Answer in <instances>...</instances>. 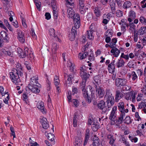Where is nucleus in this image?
Returning a JSON list of instances; mask_svg holds the SVG:
<instances>
[{
    "instance_id": "26",
    "label": "nucleus",
    "mask_w": 146,
    "mask_h": 146,
    "mask_svg": "<svg viewBox=\"0 0 146 146\" xmlns=\"http://www.w3.org/2000/svg\"><path fill=\"white\" fill-rule=\"evenodd\" d=\"M59 48V46L56 43H53L51 46V49L52 53L55 54L57 50Z\"/></svg>"
},
{
    "instance_id": "10",
    "label": "nucleus",
    "mask_w": 146,
    "mask_h": 146,
    "mask_svg": "<svg viewBox=\"0 0 146 146\" xmlns=\"http://www.w3.org/2000/svg\"><path fill=\"white\" fill-rule=\"evenodd\" d=\"M72 19H73L74 25V27H76L77 29H78L80 25V18L79 15L77 13L75 14Z\"/></svg>"
},
{
    "instance_id": "29",
    "label": "nucleus",
    "mask_w": 146,
    "mask_h": 146,
    "mask_svg": "<svg viewBox=\"0 0 146 146\" xmlns=\"http://www.w3.org/2000/svg\"><path fill=\"white\" fill-rule=\"evenodd\" d=\"M93 10L96 17H98L100 16L101 14L99 8L96 7L93 9Z\"/></svg>"
},
{
    "instance_id": "49",
    "label": "nucleus",
    "mask_w": 146,
    "mask_h": 146,
    "mask_svg": "<svg viewBox=\"0 0 146 146\" xmlns=\"http://www.w3.org/2000/svg\"><path fill=\"white\" fill-rule=\"evenodd\" d=\"M35 2L38 10V11H40V10L41 3L38 1L37 0H35Z\"/></svg>"
},
{
    "instance_id": "33",
    "label": "nucleus",
    "mask_w": 146,
    "mask_h": 146,
    "mask_svg": "<svg viewBox=\"0 0 146 146\" xmlns=\"http://www.w3.org/2000/svg\"><path fill=\"white\" fill-rule=\"evenodd\" d=\"M93 142L92 143V145L93 146H97L98 145L99 142V139L97 137L96 135H94V138H93Z\"/></svg>"
},
{
    "instance_id": "25",
    "label": "nucleus",
    "mask_w": 146,
    "mask_h": 146,
    "mask_svg": "<svg viewBox=\"0 0 146 146\" xmlns=\"http://www.w3.org/2000/svg\"><path fill=\"white\" fill-rule=\"evenodd\" d=\"M112 55H114L115 57H117L120 53L119 50L116 48L112 49L110 51Z\"/></svg>"
},
{
    "instance_id": "24",
    "label": "nucleus",
    "mask_w": 146,
    "mask_h": 146,
    "mask_svg": "<svg viewBox=\"0 0 146 146\" xmlns=\"http://www.w3.org/2000/svg\"><path fill=\"white\" fill-rule=\"evenodd\" d=\"M90 130L89 129H87L86 130V133L85 134V138L84 145H85L88 141L90 137Z\"/></svg>"
},
{
    "instance_id": "55",
    "label": "nucleus",
    "mask_w": 146,
    "mask_h": 146,
    "mask_svg": "<svg viewBox=\"0 0 146 146\" xmlns=\"http://www.w3.org/2000/svg\"><path fill=\"white\" fill-rule=\"evenodd\" d=\"M116 16L118 17H121L123 15V12L122 11L120 10H117L116 12Z\"/></svg>"
},
{
    "instance_id": "64",
    "label": "nucleus",
    "mask_w": 146,
    "mask_h": 146,
    "mask_svg": "<svg viewBox=\"0 0 146 146\" xmlns=\"http://www.w3.org/2000/svg\"><path fill=\"white\" fill-rule=\"evenodd\" d=\"M29 143L31 146H37L38 145L36 142L32 140L31 137L29 138Z\"/></svg>"
},
{
    "instance_id": "58",
    "label": "nucleus",
    "mask_w": 146,
    "mask_h": 146,
    "mask_svg": "<svg viewBox=\"0 0 146 146\" xmlns=\"http://www.w3.org/2000/svg\"><path fill=\"white\" fill-rule=\"evenodd\" d=\"M0 93L2 95V96H4L6 94L8 93V92H4V88L2 86H0Z\"/></svg>"
},
{
    "instance_id": "9",
    "label": "nucleus",
    "mask_w": 146,
    "mask_h": 146,
    "mask_svg": "<svg viewBox=\"0 0 146 146\" xmlns=\"http://www.w3.org/2000/svg\"><path fill=\"white\" fill-rule=\"evenodd\" d=\"M97 106L98 108L101 110L102 112L104 113L109 111V109L106 106L105 102L103 100L99 102L97 104Z\"/></svg>"
},
{
    "instance_id": "59",
    "label": "nucleus",
    "mask_w": 146,
    "mask_h": 146,
    "mask_svg": "<svg viewBox=\"0 0 146 146\" xmlns=\"http://www.w3.org/2000/svg\"><path fill=\"white\" fill-rule=\"evenodd\" d=\"M49 33L50 36L56 37V35L55 34V31L53 28L50 29L49 30Z\"/></svg>"
},
{
    "instance_id": "62",
    "label": "nucleus",
    "mask_w": 146,
    "mask_h": 146,
    "mask_svg": "<svg viewBox=\"0 0 146 146\" xmlns=\"http://www.w3.org/2000/svg\"><path fill=\"white\" fill-rule=\"evenodd\" d=\"M125 122L127 124H129L131 123V120L129 116H126L125 119Z\"/></svg>"
},
{
    "instance_id": "15",
    "label": "nucleus",
    "mask_w": 146,
    "mask_h": 146,
    "mask_svg": "<svg viewBox=\"0 0 146 146\" xmlns=\"http://www.w3.org/2000/svg\"><path fill=\"white\" fill-rule=\"evenodd\" d=\"M36 107L40 110L43 114L46 113V110L44 108V105L43 102L41 101H38Z\"/></svg>"
},
{
    "instance_id": "12",
    "label": "nucleus",
    "mask_w": 146,
    "mask_h": 146,
    "mask_svg": "<svg viewBox=\"0 0 146 146\" xmlns=\"http://www.w3.org/2000/svg\"><path fill=\"white\" fill-rule=\"evenodd\" d=\"M76 29H77L76 27H73L71 30V32L69 34L68 37L69 39L72 41L75 39V35L76 34Z\"/></svg>"
},
{
    "instance_id": "43",
    "label": "nucleus",
    "mask_w": 146,
    "mask_h": 146,
    "mask_svg": "<svg viewBox=\"0 0 146 146\" xmlns=\"http://www.w3.org/2000/svg\"><path fill=\"white\" fill-rule=\"evenodd\" d=\"M146 106V103L145 102V100L140 103L137 108L138 109H141L145 108Z\"/></svg>"
},
{
    "instance_id": "14",
    "label": "nucleus",
    "mask_w": 146,
    "mask_h": 146,
    "mask_svg": "<svg viewBox=\"0 0 146 146\" xmlns=\"http://www.w3.org/2000/svg\"><path fill=\"white\" fill-rule=\"evenodd\" d=\"M115 60H112L111 62L108 65V69L109 72L111 73H113L115 71Z\"/></svg>"
},
{
    "instance_id": "30",
    "label": "nucleus",
    "mask_w": 146,
    "mask_h": 146,
    "mask_svg": "<svg viewBox=\"0 0 146 146\" xmlns=\"http://www.w3.org/2000/svg\"><path fill=\"white\" fill-rule=\"evenodd\" d=\"M1 36L3 38L4 41L8 42L9 40V38L8 36L7 33L4 31H2L1 32Z\"/></svg>"
},
{
    "instance_id": "57",
    "label": "nucleus",
    "mask_w": 146,
    "mask_h": 146,
    "mask_svg": "<svg viewBox=\"0 0 146 146\" xmlns=\"http://www.w3.org/2000/svg\"><path fill=\"white\" fill-rule=\"evenodd\" d=\"M117 106L119 110L125 106L124 102L122 101L118 103Z\"/></svg>"
},
{
    "instance_id": "54",
    "label": "nucleus",
    "mask_w": 146,
    "mask_h": 146,
    "mask_svg": "<svg viewBox=\"0 0 146 146\" xmlns=\"http://www.w3.org/2000/svg\"><path fill=\"white\" fill-rule=\"evenodd\" d=\"M143 99V94L140 93L138 94L136 97V100L137 102H139Z\"/></svg>"
},
{
    "instance_id": "63",
    "label": "nucleus",
    "mask_w": 146,
    "mask_h": 146,
    "mask_svg": "<svg viewBox=\"0 0 146 146\" xmlns=\"http://www.w3.org/2000/svg\"><path fill=\"white\" fill-rule=\"evenodd\" d=\"M72 102L74 104V106L77 107L79 105V102L78 100L75 99H73L72 100Z\"/></svg>"
},
{
    "instance_id": "18",
    "label": "nucleus",
    "mask_w": 146,
    "mask_h": 146,
    "mask_svg": "<svg viewBox=\"0 0 146 146\" xmlns=\"http://www.w3.org/2000/svg\"><path fill=\"white\" fill-rule=\"evenodd\" d=\"M123 97L122 93L119 90H117L115 92V101L118 102L119 100Z\"/></svg>"
},
{
    "instance_id": "8",
    "label": "nucleus",
    "mask_w": 146,
    "mask_h": 146,
    "mask_svg": "<svg viewBox=\"0 0 146 146\" xmlns=\"http://www.w3.org/2000/svg\"><path fill=\"white\" fill-rule=\"evenodd\" d=\"M17 31L18 40L21 43H24L25 41L24 33L19 29H18Z\"/></svg>"
},
{
    "instance_id": "39",
    "label": "nucleus",
    "mask_w": 146,
    "mask_h": 146,
    "mask_svg": "<svg viewBox=\"0 0 146 146\" xmlns=\"http://www.w3.org/2000/svg\"><path fill=\"white\" fill-rule=\"evenodd\" d=\"M54 83L56 86L60 85V80L58 76H55L54 78Z\"/></svg>"
},
{
    "instance_id": "61",
    "label": "nucleus",
    "mask_w": 146,
    "mask_h": 146,
    "mask_svg": "<svg viewBox=\"0 0 146 146\" xmlns=\"http://www.w3.org/2000/svg\"><path fill=\"white\" fill-rule=\"evenodd\" d=\"M140 31L141 34L146 33V27H141L140 29Z\"/></svg>"
},
{
    "instance_id": "53",
    "label": "nucleus",
    "mask_w": 146,
    "mask_h": 146,
    "mask_svg": "<svg viewBox=\"0 0 146 146\" xmlns=\"http://www.w3.org/2000/svg\"><path fill=\"white\" fill-rule=\"evenodd\" d=\"M137 94L136 93L132 92L131 95V99L130 101L133 103H134L136 101V97Z\"/></svg>"
},
{
    "instance_id": "19",
    "label": "nucleus",
    "mask_w": 146,
    "mask_h": 146,
    "mask_svg": "<svg viewBox=\"0 0 146 146\" xmlns=\"http://www.w3.org/2000/svg\"><path fill=\"white\" fill-rule=\"evenodd\" d=\"M74 77V75L73 74H70L68 76V78L65 83V85L66 86H70L72 84V80L73 79Z\"/></svg>"
},
{
    "instance_id": "20",
    "label": "nucleus",
    "mask_w": 146,
    "mask_h": 146,
    "mask_svg": "<svg viewBox=\"0 0 146 146\" xmlns=\"http://www.w3.org/2000/svg\"><path fill=\"white\" fill-rule=\"evenodd\" d=\"M136 17L135 13L134 11L131 10L128 14V21L129 22H131L132 20L135 18Z\"/></svg>"
},
{
    "instance_id": "4",
    "label": "nucleus",
    "mask_w": 146,
    "mask_h": 146,
    "mask_svg": "<svg viewBox=\"0 0 146 146\" xmlns=\"http://www.w3.org/2000/svg\"><path fill=\"white\" fill-rule=\"evenodd\" d=\"M100 119L98 117H94L93 116H90L89 117L88 121V124L90 125H92V127H94L95 130L94 131L97 130L98 125L97 124L98 121H100Z\"/></svg>"
},
{
    "instance_id": "40",
    "label": "nucleus",
    "mask_w": 146,
    "mask_h": 146,
    "mask_svg": "<svg viewBox=\"0 0 146 146\" xmlns=\"http://www.w3.org/2000/svg\"><path fill=\"white\" fill-rule=\"evenodd\" d=\"M94 81L95 82L96 85L99 86V84L101 83V80L100 79V77L98 76H96L94 77Z\"/></svg>"
},
{
    "instance_id": "36",
    "label": "nucleus",
    "mask_w": 146,
    "mask_h": 146,
    "mask_svg": "<svg viewBox=\"0 0 146 146\" xmlns=\"http://www.w3.org/2000/svg\"><path fill=\"white\" fill-rule=\"evenodd\" d=\"M131 5V2L129 1H126L125 2L123 5V8L125 9L130 8Z\"/></svg>"
},
{
    "instance_id": "37",
    "label": "nucleus",
    "mask_w": 146,
    "mask_h": 146,
    "mask_svg": "<svg viewBox=\"0 0 146 146\" xmlns=\"http://www.w3.org/2000/svg\"><path fill=\"white\" fill-rule=\"evenodd\" d=\"M88 55V53L87 52H85L84 53H80L78 54V57L80 60H82L85 59Z\"/></svg>"
},
{
    "instance_id": "31",
    "label": "nucleus",
    "mask_w": 146,
    "mask_h": 146,
    "mask_svg": "<svg viewBox=\"0 0 146 146\" xmlns=\"http://www.w3.org/2000/svg\"><path fill=\"white\" fill-rule=\"evenodd\" d=\"M130 28L129 29V31L131 33H133L135 31V26L133 22H130L129 23Z\"/></svg>"
},
{
    "instance_id": "13",
    "label": "nucleus",
    "mask_w": 146,
    "mask_h": 146,
    "mask_svg": "<svg viewBox=\"0 0 146 146\" xmlns=\"http://www.w3.org/2000/svg\"><path fill=\"white\" fill-rule=\"evenodd\" d=\"M127 80L125 79L117 78L115 80V84L117 86H122L126 84Z\"/></svg>"
},
{
    "instance_id": "42",
    "label": "nucleus",
    "mask_w": 146,
    "mask_h": 146,
    "mask_svg": "<svg viewBox=\"0 0 146 146\" xmlns=\"http://www.w3.org/2000/svg\"><path fill=\"white\" fill-rule=\"evenodd\" d=\"M87 72H80V76L84 79H86L88 78L89 74L87 73Z\"/></svg>"
},
{
    "instance_id": "44",
    "label": "nucleus",
    "mask_w": 146,
    "mask_h": 146,
    "mask_svg": "<svg viewBox=\"0 0 146 146\" xmlns=\"http://www.w3.org/2000/svg\"><path fill=\"white\" fill-rule=\"evenodd\" d=\"M132 92H130L126 93L125 95L124 98L127 100H130L131 99Z\"/></svg>"
},
{
    "instance_id": "2",
    "label": "nucleus",
    "mask_w": 146,
    "mask_h": 146,
    "mask_svg": "<svg viewBox=\"0 0 146 146\" xmlns=\"http://www.w3.org/2000/svg\"><path fill=\"white\" fill-rule=\"evenodd\" d=\"M104 98L106 100L108 104L110 103L111 106L113 105L114 103V97L111 93V90L107 89L106 90V94Z\"/></svg>"
},
{
    "instance_id": "56",
    "label": "nucleus",
    "mask_w": 146,
    "mask_h": 146,
    "mask_svg": "<svg viewBox=\"0 0 146 146\" xmlns=\"http://www.w3.org/2000/svg\"><path fill=\"white\" fill-rule=\"evenodd\" d=\"M24 53L25 57L26 56L30 55V51H29L28 48L27 47H25L24 48Z\"/></svg>"
},
{
    "instance_id": "45",
    "label": "nucleus",
    "mask_w": 146,
    "mask_h": 146,
    "mask_svg": "<svg viewBox=\"0 0 146 146\" xmlns=\"http://www.w3.org/2000/svg\"><path fill=\"white\" fill-rule=\"evenodd\" d=\"M107 138L110 140L109 143L110 144H113L115 140L114 137L111 135H109L107 136Z\"/></svg>"
},
{
    "instance_id": "28",
    "label": "nucleus",
    "mask_w": 146,
    "mask_h": 146,
    "mask_svg": "<svg viewBox=\"0 0 146 146\" xmlns=\"http://www.w3.org/2000/svg\"><path fill=\"white\" fill-rule=\"evenodd\" d=\"M75 139L74 142L75 146H82V144L81 139L80 137H76Z\"/></svg>"
},
{
    "instance_id": "35",
    "label": "nucleus",
    "mask_w": 146,
    "mask_h": 146,
    "mask_svg": "<svg viewBox=\"0 0 146 146\" xmlns=\"http://www.w3.org/2000/svg\"><path fill=\"white\" fill-rule=\"evenodd\" d=\"M121 22L122 24L121 26V30L122 32L124 33L126 30V27H127V25L126 22H122V21Z\"/></svg>"
},
{
    "instance_id": "23",
    "label": "nucleus",
    "mask_w": 146,
    "mask_h": 146,
    "mask_svg": "<svg viewBox=\"0 0 146 146\" xmlns=\"http://www.w3.org/2000/svg\"><path fill=\"white\" fill-rule=\"evenodd\" d=\"M81 86H82V92L85 98H86L87 97H88V94L87 92V91L85 88V82H82Z\"/></svg>"
},
{
    "instance_id": "11",
    "label": "nucleus",
    "mask_w": 146,
    "mask_h": 146,
    "mask_svg": "<svg viewBox=\"0 0 146 146\" xmlns=\"http://www.w3.org/2000/svg\"><path fill=\"white\" fill-rule=\"evenodd\" d=\"M40 85L39 84L37 85H31L30 86H29V90L33 93L35 94L38 93L40 91L39 89V87H40Z\"/></svg>"
},
{
    "instance_id": "16",
    "label": "nucleus",
    "mask_w": 146,
    "mask_h": 146,
    "mask_svg": "<svg viewBox=\"0 0 146 146\" xmlns=\"http://www.w3.org/2000/svg\"><path fill=\"white\" fill-rule=\"evenodd\" d=\"M79 11L82 14H84L86 11V9H88L84 3L83 2L82 0H79Z\"/></svg>"
},
{
    "instance_id": "60",
    "label": "nucleus",
    "mask_w": 146,
    "mask_h": 146,
    "mask_svg": "<svg viewBox=\"0 0 146 146\" xmlns=\"http://www.w3.org/2000/svg\"><path fill=\"white\" fill-rule=\"evenodd\" d=\"M4 23L5 24L6 26L8 27V29L10 31H11L12 30L11 25L9 24L7 20L5 19L4 21Z\"/></svg>"
},
{
    "instance_id": "27",
    "label": "nucleus",
    "mask_w": 146,
    "mask_h": 146,
    "mask_svg": "<svg viewBox=\"0 0 146 146\" xmlns=\"http://www.w3.org/2000/svg\"><path fill=\"white\" fill-rule=\"evenodd\" d=\"M124 63L123 60L121 58H120L118 59L116 63L115 66L118 68H119L123 67L124 65Z\"/></svg>"
},
{
    "instance_id": "17",
    "label": "nucleus",
    "mask_w": 146,
    "mask_h": 146,
    "mask_svg": "<svg viewBox=\"0 0 146 146\" xmlns=\"http://www.w3.org/2000/svg\"><path fill=\"white\" fill-rule=\"evenodd\" d=\"M40 122L43 128L46 129L49 127V124L46 118L42 117L40 118Z\"/></svg>"
},
{
    "instance_id": "52",
    "label": "nucleus",
    "mask_w": 146,
    "mask_h": 146,
    "mask_svg": "<svg viewBox=\"0 0 146 146\" xmlns=\"http://www.w3.org/2000/svg\"><path fill=\"white\" fill-rule=\"evenodd\" d=\"M4 96H5L6 98H5L3 100L4 102L6 104H8L9 102L8 101L9 98L8 93L6 94Z\"/></svg>"
},
{
    "instance_id": "41",
    "label": "nucleus",
    "mask_w": 146,
    "mask_h": 146,
    "mask_svg": "<svg viewBox=\"0 0 146 146\" xmlns=\"http://www.w3.org/2000/svg\"><path fill=\"white\" fill-rule=\"evenodd\" d=\"M17 52L18 54H19V56H20L22 58H23L25 57L24 52L23 51V50L21 48H17Z\"/></svg>"
},
{
    "instance_id": "48",
    "label": "nucleus",
    "mask_w": 146,
    "mask_h": 146,
    "mask_svg": "<svg viewBox=\"0 0 146 146\" xmlns=\"http://www.w3.org/2000/svg\"><path fill=\"white\" fill-rule=\"evenodd\" d=\"M23 98L24 101L26 104H28L29 103V101L28 100V96L26 93H23Z\"/></svg>"
},
{
    "instance_id": "34",
    "label": "nucleus",
    "mask_w": 146,
    "mask_h": 146,
    "mask_svg": "<svg viewBox=\"0 0 146 146\" xmlns=\"http://www.w3.org/2000/svg\"><path fill=\"white\" fill-rule=\"evenodd\" d=\"M86 36L89 39H93L94 38V35L93 34V32L92 31H87Z\"/></svg>"
},
{
    "instance_id": "5",
    "label": "nucleus",
    "mask_w": 146,
    "mask_h": 146,
    "mask_svg": "<svg viewBox=\"0 0 146 146\" xmlns=\"http://www.w3.org/2000/svg\"><path fill=\"white\" fill-rule=\"evenodd\" d=\"M66 4V7H68L67 10L68 16L70 19H72L74 14V12L73 10V8L74 7V3L73 2H70L68 1Z\"/></svg>"
},
{
    "instance_id": "7",
    "label": "nucleus",
    "mask_w": 146,
    "mask_h": 146,
    "mask_svg": "<svg viewBox=\"0 0 146 146\" xmlns=\"http://www.w3.org/2000/svg\"><path fill=\"white\" fill-rule=\"evenodd\" d=\"M96 94V96L100 98H102L105 94V91L103 88L99 86L95 85Z\"/></svg>"
},
{
    "instance_id": "6",
    "label": "nucleus",
    "mask_w": 146,
    "mask_h": 146,
    "mask_svg": "<svg viewBox=\"0 0 146 146\" xmlns=\"http://www.w3.org/2000/svg\"><path fill=\"white\" fill-rule=\"evenodd\" d=\"M120 112V116L118 118V123L121 124L122 123L123 118L125 116V113H127L129 111L128 109L125 106L123 108L119 110Z\"/></svg>"
},
{
    "instance_id": "1",
    "label": "nucleus",
    "mask_w": 146,
    "mask_h": 146,
    "mask_svg": "<svg viewBox=\"0 0 146 146\" xmlns=\"http://www.w3.org/2000/svg\"><path fill=\"white\" fill-rule=\"evenodd\" d=\"M19 75L22 76L23 74L21 72L15 69L12 70V72L9 73L10 77L12 81L16 85L19 84L21 81Z\"/></svg>"
},
{
    "instance_id": "50",
    "label": "nucleus",
    "mask_w": 146,
    "mask_h": 146,
    "mask_svg": "<svg viewBox=\"0 0 146 146\" xmlns=\"http://www.w3.org/2000/svg\"><path fill=\"white\" fill-rule=\"evenodd\" d=\"M112 30L109 29L106 32V35L107 36L111 37L112 36Z\"/></svg>"
},
{
    "instance_id": "3",
    "label": "nucleus",
    "mask_w": 146,
    "mask_h": 146,
    "mask_svg": "<svg viewBox=\"0 0 146 146\" xmlns=\"http://www.w3.org/2000/svg\"><path fill=\"white\" fill-rule=\"evenodd\" d=\"M117 112V107L115 106L112 108L109 117V119L111 121V125H113L117 122L118 123L116 117Z\"/></svg>"
},
{
    "instance_id": "21",
    "label": "nucleus",
    "mask_w": 146,
    "mask_h": 146,
    "mask_svg": "<svg viewBox=\"0 0 146 146\" xmlns=\"http://www.w3.org/2000/svg\"><path fill=\"white\" fill-rule=\"evenodd\" d=\"M67 66L69 68V70L72 72H73L74 69V64L73 62L71 60H69L68 61Z\"/></svg>"
},
{
    "instance_id": "51",
    "label": "nucleus",
    "mask_w": 146,
    "mask_h": 146,
    "mask_svg": "<svg viewBox=\"0 0 146 146\" xmlns=\"http://www.w3.org/2000/svg\"><path fill=\"white\" fill-rule=\"evenodd\" d=\"M139 21L142 24L146 25V19L143 16L140 17L139 19Z\"/></svg>"
},
{
    "instance_id": "38",
    "label": "nucleus",
    "mask_w": 146,
    "mask_h": 146,
    "mask_svg": "<svg viewBox=\"0 0 146 146\" xmlns=\"http://www.w3.org/2000/svg\"><path fill=\"white\" fill-rule=\"evenodd\" d=\"M120 141L125 144L126 146H129V143L126 140V139L124 136L121 135L120 139Z\"/></svg>"
},
{
    "instance_id": "46",
    "label": "nucleus",
    "mask_w": 146,
    "mask_h": 146,
    "mask_svg": "<svg viewBox=\"0 0 146 146\" xmlns=\"http://www.w3.org/2000/svg\"><path fill=\"white\" fill-rule=\"evenodd\" d=\"M110 5L111 7L112 11L113 12H114L115 10V4L114 3L113 1H110Z\"/></svg>"
},
{
    "instance_id": "32",
    "label": "nucleus",
    "mask_w": 146,
    "mask_h": 146,
    "mask_svg": "<svg viewBox=\"0 0 146 146\" xmlns=\"http://www.w3.org/2000/svg\"><path fill=\"white\" fill-rule=\"evenodd\" d=\"M54 136L51 133H48L47 135V137L48 139L51 142H52V143L54 144L55 142L54 141Z\"/></svg>"
},
{
    "instance_id": "22",
    "label": "nucleus",
    "mask_w": 146,
    "mask_h": 146,
    "mask_svg": "<svg viewBox=\"0 0 146 146\" xmlns=\"http://www.w3.org/2000/svg\"><path fill=\"white\" fill-rule=\"evenodd\" d=\"M38 77L37 75H35L33 76L31 78V80L30 81L31 85H33L35 84H39L38 83Z\"/></svg>"
},
{
    "instance_id": "47",
    "label": "nucleus",
    "mask_w": 146,
    "mask_h": 146,
    "mask_svg": "<svg viewBox=\"0 0 146 146\" xmlns=\"http://www.w3.org/2000/svg\"><path fill=\"white\" fill-rule=\"evenodd\" d=\"M130 76L131 77V78L134 81L136 80L138 78L135 72L134 71H133L131 72Z\"/></svg>"
}]
</instances>
